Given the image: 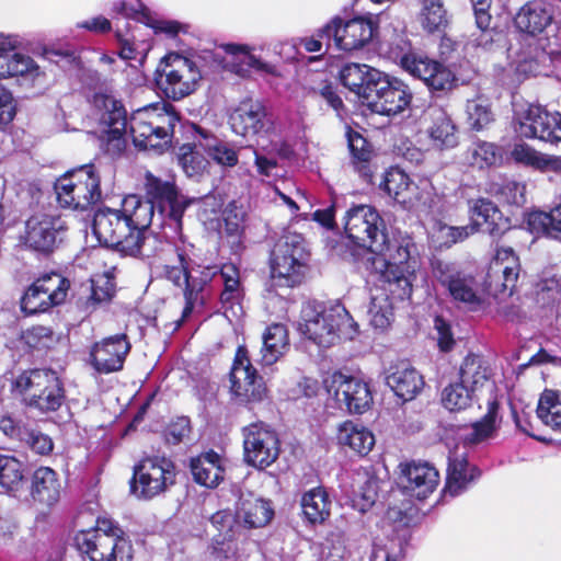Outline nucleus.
I'll list each match as a JSON object with an SVG mask.
<instances>
[{
    "label": "nucleus",
    "instance_id": "33",
    "mask_svg": "<svg viewBox=\"0 0 561 561\" xmlns=\"http://www.w3.org/2000/svg\"><path fill=\"white\" fill-rule=\"evenodd\" d=\"M479 476L480 471L474 466L469 465L465 455L457 453L450 455L445 493L451 496L460 494Z\"/></svg>",
    "mask_w": 561,
    "mask_h": 561
},
{
    "label": "nucleus",
    "instance_id": "52",
    "mask_svg": "<svg viewBox=\"0 0 561 561\" xmlns=\"http://www.w3.org/2000/svg\"><path fill=\"white\" fill-rule=\"evenodd\" d=\"M476 396L461 382L451 383L443 390L442 402L449 411L463 410Z\"/></svg>",
    "mask_w": 561,
    "mask_h": 561
},
{
    "label": "nucleus",
    "instance_id": "45",
    "mask_svg": "<svg viewBox=\"0 0 561 561\" xmlns=\"http://www.w3.org/2000/svg\"><path fill=\"white\" fill-rule=\"evenodd\" d=\"M331 502L322 488L306 492L301 499V507L310 523H322L330 516Z\"/></svg>",
    "mask_w": 561,
    "mask_h": 561
},
{
    "label": "nucleus",
    "instance_id": "36",
    "mask_svg": "<svg viewBox=\"0 0 561 561\" xmlns=\"http://www.w3.org/2000/svg\"><path fill=\"white\" fill-rule=\"evenodd\" d=\"M499 404L495 400L488 402V412L480 420L473 423L470 427H466L460 435L463 444L477 445L494 436L500 419H499Z\"/></svg>",
    "mask_w": 561,
    "mask_h": 561
},
{
    "label": "nucleus",
    "instance_id": "53",
    "mask_svg": "<svg viewBox=\"0 0 561 561\" xmlns=\"http://www.w3.org/2000/svg\"><path fill=\"white\" fill-rule=\"evenodd\" d=\"M378 480L374 477L367 478L363 484L355 491L354 505L360 511L366 512L370 508L378 497Z\"/></svg>",
    "mask_w": 561,
    "mask_h": 561
},
{
    "label": "nucleus",
    "instance_id": "12",
    "mask_svg": "<svg viewBox=\"0 0 561 561\" xmlns=\"http://www.w3.org/2000/svg\"><path fill=\"white\" fill-rule=\"evenodd\" d=\"M323 383L339 407L350 413H363L373 402L368 385L356 377L334 371L324 378Z\"/></svg>",
    "mask_w": 561,
    "mask_h": 561
},
{
    "label": "nucleus",
    "instance_id": "15",
    "mask_svg": "<svg viewBox=\"0 0 561 561\" xmlns=\"http://www.w3.org/2000/svg\"><path fill=\"white\" fill-rule=\"evenodd\" d=\"M69 282L60 274L51 273L37 278L21 299V308L27 314L43 312L65 301Z\"/></svg>",
    "mask_w": 561,
    "mask_h": 561
},
{
    "label": "nucleus",
    "instance_id": "29",
    "mask_svg": "<svg viewBox=\"0 0 561 561\" xmlns=\"http://www.w3.org/2000/svg\"><path fill=\"white\" fill-rule=\"evenodd\" d=\"M491 376V368L486 362L478 355H468L459 369L460 382L474 396H478L483 389L493 388Z\"/></svg>",
    "mask_w": 561,
    "mask_h": 561
},
{
    "label": "nucleus",
    "instance_id": "35",
    "mask_svg": "<svg viewBox=\"0 0 561 561\" xmlns=\"http://www.w3.org/2000/svg\"><path fill=\"white\" fill-rule=\"evenodd\" d=\"M548 111L539 105H528L516 112V130L525 138L545 141L546 119Z\"/></svg>",
    "mask_w": 561,
    "mask_h": 561
},
{
    "label": "nucleus",
    "instance_id": "41",
    "mask_svg": "<svg viewBox=\"0 0 561 561\" xmlns=\"http://www.w3.org/2000/svg\"><path fill=\"white\" fill-rule=\"evenodd\" d=\"M176 255L179 265H167L165 275L175 285L181 286L184 284L186 286V305L183 309L182 314L183 319H185L186 317H188V314L192 312L194 308L193 296L197 285L195 284V275L192 272H188V262L185 252L178 250Z\"/></svg>",
    "mask_w": 561,
    "mask_h": 561
},
{
    "label": "nucleus",
    "instance_id": "59",
    "mask_svg": "<svg viewBox=\"0 0 561 561\" xmlns=\"http://www.w3.org/2000/svg\"><path fill=\"white\" fill-rule=\"evenodd\" d=\"M275 245H284L287 251L285 256L298 259H307L308 254L305 248V240L301 234L295 232H288L284 234Z\"/></svg>",
    "mask_w": 561,
    "mask_h": 561
},
{
    "label": "nucleus",
    "instance_id": "30",
    "mask_svg": "<svg viewBox=\"0 0 561 561\" xmlns=\"http://www.w3.org/2000/svg\"><path fill=\"white\" fill-rule=\"evenodd\" d=\"M237 517L248 528L263 527L272 519L273 510L267 501L252 493L242 494L237 503Z\"/></svg>",
    "mask_w": 561,
    "mask_h": 561
},
{
    "label": "nucleus",
    "instance_id": "54",
    "mask_svg": "<svg viewBox=\"0 0 561 561\" xmlns=\"http://www.w3.org/2000/svg\"><path fill=\"white\" fill-rule=\"evenodd\" d=\"M10 71L12 77L22 76L28 79H36L41 76L39 67L34 60L25 55L10 51Z\"/></svg>",
    "mask_w": 561,
    "mask_h": 561
},
{
    "label": "nucleus",
    "instance_id": "26",
    "mask_svg": "<svg viewBox=\"0 0 561 561\" xmlns=\"http://www.w3.org/2000/svg\"><path fill=\"white\" fill-rule=\"evenodd\" d=\"M400 480L408 493L417 499H425L438 485L439 476L428 463H411L402 470Z\"/></svg>",
    "mask_w": 561,
    "mask_h": 561
},
{
    "label": "nucleus",
    "instance_id": "37",
    "mask_svg": "<svg viewBox=\"0 0 561 561\" xmlns=\"http://www.w3.org/2000/svg\"><path fill=\"white\" fill-rule=\"evenodd\" d=\"M191 470L194 480L206 488H215L224 479V468L218 454L210 451L193 459Z\"/></svg>",
    "mask_w": 561,
    "mask_h": 561
},
{
    "label": "nucleus",
    "instance_id": "10",
    "mask_svg": "<svg viewBox=\"0 0 561 561\" xmlns=\"http://www.w3.org/2000/svg\"><path fill=\"white\" fill-rule=\"evenodd\" d=\"M158 84L163 93L173 100H181L191 94L201 79L194 62L179 54H170L160 65Z\"/></svg>",
    "mask_w": 561,
    "mask_h": 561
},
{
    "label": "nucleus",
    "instance_id": "17",
    "mask_svg": "<svg viewBox=\"0 0 561 561\" xmlns=\"http://www.w3.org/2000/svg\"><path fill=\"white\" fill-rule=\"evenodd\" d=\"M374 85L365 101L375 113L394 115L402 112L411 101L407 85L397 80L389 81L382 72Z\"/></svg>",
    "mask_w": 561,
    "mask_h": 561
},
{
    "label": "nucleus",
    "instance_id": "27",
    "mask_svg": "<svg viewBox=\"0 0 561 561\" xmlns=\"http://www.w3.org/2000/svg\"><path fill=\"white\" fill-rule=\"evenodd\" d=\"M386 383L403 401L414 399L424 386L422 376L407 363L391 366L387 371Z\"/></svg>",
    "mask_w": 561,
    "mask_h": 561
},
{
    "label": "nucleus",
    "instance_id": "7",
    "mask_svg": "<svg viewBox=\"0 0 561 561\" xmlns=\"http://www.w3.org/2000/svg\"><path fill=\"white\" fill-rule=\"evenodd\" d=\"M13 389L24 396L28 407L42 412L58 410L65 400L61 380L51 369L22 373L14 379Z\"/></svg>",
    "mask_w": 561,
    "mask_h": 561
},
{
    "label": "nucleus",
    "instance_id": "14",
    "mask_svg": "<svg viewBox=\"0 0 561 561\" xmlns=\"http://www.w3.org/2000/svg\"><path fill=\"white\" fill-rule=\"evenodd\" d=\"M244 460L255 468L271 466L279 455V440L264 423H252L243 428Z\"/></svg>",
    "mask_w": 561,
    "mask_h": 561
},
{
    "label": "nucleus",
    "instance_id": "62",
    "mask_svg": "<svg viewBox=\"0 0 561 561\" xmlns=\"http://www.w3.org/2000/svg\"><path fill=\"white\" fill-rule=\"evenodd\" d=\"M499 195L507 204L523 205L525 203V186L517 182H507L499 191Z\"/></svg>",
    "mask_w": 561,
    "mask_h": 561
},
{
    "label": "nucleus",
    "instance_id": "60",
    "mask_svg": "<svg viewBox=\"0 0 561 561\" xmlns=\"http://www.w3.org/2000/svg\"><path fill=\"white\" fill-rule=\"evenodd\" d=\"M527 225L529 230L533 233L537 234H553V229L551 225V218L549 213L535 210L528 215Z\"/></svg>",
    "mask_w": 561,
    "mask_h": 561
},
{
    "label": "nucleus",
    "instance_id": "28",
    "mask_svg": "<svg viewBox=\"0 0 561 561\" xmlns=\"http://www.w3.org/2000/svg\"><path fill=\"white\" fill-rule=\"evenodd\" d=\"M424 116L432 121L427 133L434 147L449 149L458 145L456 126L443 108L430 106Z\"/></svg>",
    "mask_w": 561,
    "mask_h": 561
},
{
    "label": "nucleus",
    "instance_id": "5",
    "mask_svg": "<svg viewBox=\"0 0 561 561\" xmlns=\"http://www.w3.org/2000/svg\"><path fill=\"white\" fill-rule=\"evenodd\" d=\"M78 549L90 561H131L134 547L125 530L114 520L98 518L95 526L75 537Z\"/></svg>",
    "mask_w": 561,
    "mask_h": 561
},
{
    "label": "nucleus",
    "instance_id": "31",
    "mask_svg": "<svg viewBox=\"0 0 561 561\" xmlns=\"http://www.w3.org/2000/svg\"><path fill=\"white\" fill-rule=\"evenodd\" d=\"M380 277L385 283L388 284L389 288H377L371 293L367 313L369 317V322L373 327L377 329H386L389 327L393 318V307L388 291H390L394 297L399 299H405V297H400L398 293H393V289H398V287L394 285L390 286V284L381 275ZM413 282L414 279L412 280L411 288L413 287ZM410 294H412V291ZM410 296L411 295L407 296V298H410Z\"/></svg>",
    "mask_w": 561,
    "mask_h": 561
},
{
    "label": "nucleus",
    "instance_id": "46",
    "mask_svg": "<svg viewBox=\"0 0 561 561\" xmlns=\"http://www.w3.org/2000/svg\"><path fill=\"white\" fill-rule=\"evenodd\" d=\"M210 524L216 534L213 535L214 546L233 543L234 537L239 534L240 523L237 514L230 511H219L210 518Z\"/></svg>",
    "mask_w": 561,
    "mask_h": 561
},
{
    "label": "nucleus",
    "instance_id": "2",
    "mask_svg": "<svg viewBox=\"0 0 561 561\" xmlns=\"http://www.w3.org/2000/svg\"><path fill=\"white\" fill-rule=\"evenodd\" d=\"M93 105L100 112L102 148L112 157L126 149L127 126L133 142L142 149L162 150L171 141V134L179 121L171 105L145 107L136 111L129 122L123 104L107 93H95Z\"/></svg>",
    "mask_w": 561,
    "mask_h": 561
},
{
    "label": "nucleus",
    "instance_id": "8",
    "mask_svg": "<svg viewBox=\"0 0 561 561\" xmlns=\"http://www.w3.org/2000/svg\"><path fill=\"white\" fill-rule=\"evenodd\" d=\"M55 191L61 207L87 209L101 198L100 175L93 164L80 167L58 179Z\"/></svg>",
    "mask_w": 561,
    "mask_h": 561
},
{
    "label": "nucleus",
    "instance_id": "20",
    "mask_svg": "<svg viewBox=\"0 0 561 561\" xmlns=\"http://www.w3.org/2000/svg\"><path fill=\"white\" fill-rule=\"evenodd\" d=\"M129 351L130 343L126 334L105 337L92 347V365L102 374L118 371L123 368Z\"/></svg>",
    "mask_w": 561,
    "mask_h": 561
},
{
    "label": "nucleus",
    "instance_id": "18",
    "mask_svg": "<svg viewBox=\"0 0 561 561\" xmlns=\"http://www.w3.org/2000/svg\"><path fill=\"white\" fill-rule=\"evenodd\" d=\"M67 230L66 221L60 216L38 214L32 216L25 226V244L38 252L53 251L58 237Z\"/></svg>",
    "mask_w": 561,
    "mask_h": 561
},
{
    "label": "nucleus",
    "instance_id": "13",
    "mask_svg": "<svg viewBox=\"0 0 561 561\" xmlns=\"http://www.w3.org/2000/svg\"><path fill=\"white\" fill-rule=\"evenodd\" d=\"M433 277L443 286L450 297L470 308L481 305L482 299L478 293L473 276L462 272L455 263L442 260L432 262Z\"/></svg>",
    "mask_w": 561,
    "mask_h": 561
},
{
    "label": "nucleus",
    "instance_id": "42",
    "mask_svg": "<svg viewBox=\"0 0 561 561\" xmlns=\"http://www.w3.org/2000/svg\"><path fill=\"white\" fill-rule=\"evenodd\" d=\"M25 469L16 458L0 455V492L16 495L25 486Z\"/></svg>",
    "mask_w": 561,
    "mask_h": 561
},
{
    "label": "nucleus",
    "instance_id": "61",
    "mask_svg": "<svg viewBox=\"0 0 561 561\" xmlns=\"http://www.w3.org/2000/svg\"><path fill=\"white\" fill-rule=\"evenodd\" d=\"M244 219L243 210L236 204V202L229 203L224 210V220L226 230L230 234H238Z\"/></svg>",
    "mask_w": 561,
    "mask_h": 561
},
{
    "label": "nucleus",
    "instance_id": "44",
    "mask_svg": "<svg viewBox=\"0 0 561 561\" xmlns=\"http://www.w3.org/2000/svg\"><path fill=\"white\" fill-rule=\"evenodd\" d=\"M417 22L423 31L428 34L443 32L448 24V20L442 0H421Z\"/></svg>",
    "mask_w": 561,
    "mask_h": 561
},
{
    "label": "nucleus",
    "instance_id": "47",
    "mask_svg": "<svg viewBox=\"0 0 561 561\" xmlns=\"http://www.w3.org/2000/svg\"><path fill=\"white\" fill-rule=\"evenodd\" d=\"M536 412L546 425L561 432V393L552 390L543 391Z\"/></svg>",
    "mask_w": 561,
    "mask_h": 561
},
{
    "label": "nucleus",
    "instance_id": "22",
    "mask_svg": "<svg viewBox=\"0 0 561 561\" xmlns=\"http://www.w3.org/2000/svg\"><path fill=\"white\" fill-rule=\"evenodd\" d=\"M270 123L266 106L259 100L242 101L230 115L232 130L243 137L259 135Z\"/></svg>",
    "mask_w": 561,
    "mask_h": 561
},
{
    "label": "nucleus",
    "instance_id": "1",
    "mask_svg": "<svg viewBox=\"0 0 561 561\" xmlns=\"http://www.w3.org/2000/svg\"><path fill=\"white\" fill-rule=\"evenodd\" d=\"M343 224L347 238L371 253L367 259L368 268L381 275L390 286H397L393 293L400 297L409 296L419 266L412 253L414 244L410 240H390L382 218L369 205L351 207Z\"/></svg>",
    "mask_w": 561,
    "mask_h": 561
},
{
    "label": "nucleus",
    "instance_id": "3",
    "mask_svg": "<svg viewBox=\"0 0 561 561\" xmlns=\"http://www.w3.org/2000/svg\"><path fill=\"white\" fill-rule=\"evenodd\" d=\"M92 232L100 244L129 256L150 257L156 254L160 243L153 236H142L133 230L123 208L98 209L93 217Z\"/></svg>",
    "mask_w": 561,
    "mask_h": 561
},
{
    "label": "nucleus",
    "instance_id": "19",
    "mask_svg": "<svg viewBox=\"0 0 561 561\" xmlns=\"http://www.w3.org/2000/svg\"><path fill=\"white\" fill-rule=\"evenodd\" d=\"M519 275V262L511 248L496 251L488 273V287L494 297L511 296Z\"/></svg>",
    "mask_w": 561,
    "mask_h": 561
},
{
    "label": "nucleus",
    "instance_id": "23",
    "mask_svg": "<svg viewBox=\"0 0 561 561\" xmlns=\"http://www.w3.org/2000/svg\"><path fill=\"white\" fill-rule=\"evenodd\" d=\"M284 245H275L271 264V280L275 288H293L301 284L305 277L306 260L286 257Z\"/></svg>",
    "mask_w": 561,
    "mask_h": 561
},
{
    "label": "nucleus",
    "instance_id": "51",
    "mask_svg": "<svg viewBox=\"0 0 561 561\" xmlns=\"http://www.w3.org/2000/svg\"><path fill=\"white\" fill-rule=\"evenodd\" d=\"M220 275L224 282L221 302L233 304L239 301L243 295V289L238 268L232 264H225L220 270Z\"/></svg>",
    "mask_w": 561,
    "mask_h": 561
},
{
    "label": "nucleus",
    "instance_id": "38",
    "mask_svg": "<svg viewBox=\"0 0 561 561\" xmlns=\"http://www.w3.org/2000/svg\"><path fill=\"white\" fill-rule=\"evenodd\" d=\"M122 208L133 228L142 236H149L147 228L154 215L152 201L141 199L138 195H129L123 199Z\"/></svg>",
    "mask_w": 561,
    "mask_h": 561
},
{
    "label": "nucleus",
    "instance_id": "16",
    "mask_svg": "<svg viewBox=\"0 0 561 561\" xmlns=\"http://www.w3.org/2000/svg\"><path fill=\"white\" fill-rule=\"evenodd\" d=\"M231 392L241 402L261 401L266 394L263 379L253 367L249 351L239 346L230 373Z\"/></svg>",
    "mask_w": 561,
    "mask_h": 561
},
{
    "label": "nucleus",
    "instance_id": "32",
    "mask_svg": "<svg viewBox=\"0 0 561 561\" xmlns=\"http://www.w3.org/2000/svg\"><path fill=\"white\" fill-rule=\"evenodd\" d=\"M340 78L344 87L365 100L379 80L380 71L364 64H348L342 68Z\"/></svg>",
    "mask_w": 561,
    "mask_h": 561
},
{
    "label": "nucleus",
    "instance_id": "55",
    "mask_svg": "<svg viewBox=\"0 0 561 561\" xmlns=\"http://www.w3.org/2000/svg\"><path fill=\"white\" fill-rule=\"evenodd\" d=\"M208 156L218 164L222 167H234L238 163L237 151L227 142L214 141L206 146Z\"/></svg>",
    "mask_w": 561,
    "mask_h": 561
},
{
    "label": "nucleus",
    "instance_id": "49",
    "mask_svg": "<svg viewBox=\"0 0 561 561\" xmlns=\"http://www.w3.org/2000/svg\"><path fill=\"white\" fill-rule=\"evenodd\" d=\"M500 158L497 147L492 142L482 140L472 142L466 152V160L479 169L495 164Z\"/></svg>",
    "mask_w": 561,
    "mask_h": 561
},
{
    "label": "nucleus",
    "instance_id": "21",
    "mask_svg": "<svg viewBox=\"0 0 561 561\" xmlns=\"http://www.w3.org/2000/svg\"><path fill=\"white\" fill-rule=\"evenodd\" d=\"M554 8L545 0H530L514 16L515 27L523 34L537 36L556 25Z\"/></svg>",
    "mask_w": 561,
    "mask_h": 561
},
{
    "label": "nucleus",
    "instance_id": "43",
    "mask_svg": "<svg viewBox=\"0 0 561 561\" xmlns=\"http://www.w3.org/2000/svg\"><path fill=\"white\" fill-rule=\"evenodd\" d=\"M512 159L540 171H561V159L553 156L542 154L526 144H516L511 151Z\"/></svg>",
    "mask_w": 561,
    "mask_h": 561
},
{
    "label": "nucleus",
    "instance_id": "48",
    "mask_svg": "<svg viewBox=\"0 0 561 561\" xmlns=\"http://www.w3.org/2000/svg\"><path fill=\"white\" fill-rule=\"evenodd\" d=\"M145 190L147 199L157 203L160 210L164 211V203L171 202L175 197L176 188L170 181H163L152 173L147 172L145 176Z\"/></svg>",
    "mask_w": 561,
    "mask_h": 561
},
{
    "label": "nucleus",
    "instance_id": "11",
    "mask_svg": "<svg viewBox=\"0 0 561 561\" xmlns=\"http://www.w3.org/2000/svg\"><path fill=\"white\" fill-rule=\"evenodd\" d=\"M174 463L165 457H146L134 470L133 491L139 497L151 499L174 483Z\"/></svg>",
    "mask_w": 561,
    "mask_h": 561
},
{
    "label": "nucleus",
    "instance_id": "25",
    "mask_svg": "<svg viewBox=\"0 0 561 561\" xmlns=\"http://www.w3.org/2000/svg\"><path fill=\"white\" fill-rule=\"evenodd\" d=\"M469 210L471 224L467 227H474V232L480 230L490 236H500L508 228L507 220L489 199L478 198L470 201Z\"/></svg>",
    "mask_w": 561,
    "mask_h": 561
},
{
    "label": "nucleus",
    "instance_id": "6",
    "mask_svg": "<svg viewBox=\"0 0 561 561\" xmlns=\"http://www.w3.org/2000/svg\"><path fill=\"white\" fill-rule=\"evenodd\" d=\"M388 55L414 78L422 80L431 90L446 91L454 87L456 77L445 65L412 51L411 43L403 34H396L388 44Z\"/></svg>",
    "mask_w": 561,
    "mask_h": 561
},
{
    "label": "nucleus",
    "instance_id": "63",
    "mask_svg": "<svg viewBox=\"0 0 561 561\" xmlns=\"http://www.w3.org/2000/svg\"><path fill=\"white\" fill-rule=\"evenodd\" d=\"M191 433L190 420L187 417H179L170 424L167 432V440L178 444L186 438Z\"/></svg>",
    "mask_w": 561,
    "mask_h": 561
},
{
    "label": "nucleus",
    "instance_id": "40",
    "mask_svg": "<svg viewBox=\"0 0 561 561\" xmlns=\"http://www.w3.org/2000/svg\"><path fill=\"white\" fill-rule=\"evenodd\" d=\"M337 440L341 445L350 447L360 456L367 455L375 445L374 434L352 421L344 422L339 427Z\"/></svg>",
    "mask_w": 561,
    "mask_h": 561
},
{
    "label": "nucleus",
    "instance_id": "34",
    "mask_svg": "<svg viewBox=\"0 0 561 561\" xmlns=\"http://www.w3.org/2000/svg\"><path fill=\"white\" fill-rule=\"evenodd\" d=\"M31 493L33 499L42 504H56L61 494V483L57 473L48 467L38 468L33 474Z\"/></svg>",
    "mask_w": 561,
    "mask_h": 561
},
{
    "label": "nucleus",
    "instance_id": "9",
    "mask_svg": "<svg viewBox=\"0 0 561 561\" xmlns=\"http://www.w3.org/2000/svg\"><path fill=\"white\" fill-rule=\"evenodd\" d=\"M377 30L378 24L371 16H356L346 21L334 18L320 31V36L332 37L336 48L351 53L366 47Z\"/></svg>",
    "mask_w": 561,
    "mask_h": 561
},
{
    "label": "nucleus",
    "instance_id": "57",
    "mask_svg": "<svg viewBox=\"0 0 561 561\" xmlns=\"http://www.w3.org/2000/svg\"><path fill=\"white\" fill-rule=\"evenodd\" d=\"M225 50L232 55L237 56V60L241 65H245L250 68H255L257 70L266 71L274 73V70L271 66L262 62L260 59H257L255 56L249 53V49L247 46L237 45V44H227L224 46Z\"/></svg>",
    "mask_w": 561,
    "mask_h": 561
},
{
    "label": "nucleus",
    "instance_id": "24",
    "mask_svg": "<svg viewBox=\"0 0 561 561\" xmlns=\"http://www.w3.org/2000/svg\"><path fill=\"white\" fill-rule=\"evenodd\" d=\"M381 187L405 209L417 208L423 198V192L419 185L411 181L409 175L400 169L389 170Z\"/></svg>",
    "mask_w": 561,
    "mask_h": 561
},
{
    "label": "nucleus",
    "instance_id": "58",
    "mask_svg": "<svg viewBox=\"0 0 561 561\" xmlns=\"http://www.w3.org/2000/svg\"><path fill=\"white\" fill-rule=\"evenodd\" d=\"M38 455H48L54 447L51 438L38 431L28 430L21 440Z\"/></svg>",
    "mask_w": 561,
    "mask_h": 561
},
{
    "label": "nucleus",
    "instance_id": "39",
    "mask_svg": "<svg viewBox=\"0 0 561 561\" xmlns=\"http://www.w3.org/2000/svg\"><path fill=\"white\" fill-rule=\"evenodd\" d=\"M288 332L285 325L274 323L263 334V346L261 348V362L263 365H273L288 350Z\"/></svg>",
    "mask_w": 561,
    "mask_h": 561
},
{
    "label": "nucleus",
    "instance_id": "56",
    "mask_svg": "<svg viewBox=\"0 0 561 561\" xmlns=\"http://www.w3.org/2000/svg\"><path fill=\"white\" fill-rule=\"evenodd\" d=\"M468 122L476 130H481L492 121V113L486 104L480 100L467 103Z\"/></svg>",
    "mask_w": 561,
    "mask_h": 561
},
{
    "label": "nucleus",
    "instance_id": "50",
    "mask_svg": "<svg viewBox=\"0 0 561 561\" xmlns=\"http://www.w3.org/2000/svg\"><path fill=\"white\" fill-rule=\"evenodd\" d=\"M435 242L439 245L450 247L451 244L462 241L474 233V227H453L442 221H435L430 230Z\"/></svg>",
    "mask_w": 561,
    "mask_h": 561
},
{
    "label": "nucleus",
    "instance_id": "64",
    "mask_svg": "<svg viewBox=\"0 0 561 561\" xmlns=\"http://www.w3.org/2000/svg\"><path fill=\"white\" fill-rule=\"evenodd\" d=\"M546 119V135L545 141L559 142L561 141V114L558 112H548Z\"/></svg>",
    "mask_w": 561,
    "mask_h": 561
},
{
    "label": "nucleus",
    "instance_id": "4",
    "mask_svg": "<svg viewBox=\"0 0 561 561\" xmlns=\"http://www.w3.org/2000/svg\"><path fill=\"white\" fill-rule=\"evenodd\" d=\"M299 331L317 345L330 347L341 339L353 340L358 325L342 305L308 302L301 310Z\"/></svg>",
    "mask_w": 561,
    "mask_h": 561
}]
</instances>
